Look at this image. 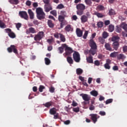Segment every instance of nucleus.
<instances>
[{
	"instance_id": "obj_1",
	"label": "nucleus",
	"mask_w": 127,
	"mask_h": 127,
	"mask_svg": "<svg viewBox=\"0 0 127 127\" xmlns=\"http://www.w3.org/2000/svg\"><path fill=\"white\" fill-rule=\"evenodd\" d=\"M96 37V33H94L92 34V38L89 40V44L90 47V49L89 50V53L91 54L92 56H94L95 54L97 53V50L98 49V46H97V44L94 41V38Z\"/></svg>"
},
{
	"instance_id": "obj_31",
	"label": "nucleus",
	"mask_w": 127,
	"mask_h": 127,
	"mask_svg": "<svg viewBox=\"0 0 127 127\" xmlns=\"http://www.w3.org/2000/svg\"><path fill=\"white\" fill-rule=\"evenodd\" d=\"M118 54H119V52H114L113 53H112L110 55V57H111L112 58H116V57L118 58Z\"/></svg>"
},
{
	"instance_id": "obj_50",
	"label": "nucleus",
	"mask_w": 127,
	"mask_h": 127,
	"mask_svg": "<svg viewBox=\"0 0 127 127\" xmlns=\"http://www.w3.org/2000/svg\"><path fill=\"white\" fill-rule=\"evenodd\" d=\"M102 38H104V39H106L108 37V33L106 32H104L102 34Z\"/></svg>"
},
{
	"instance_id": "obj_62",
	"label": "nucleus",
	"mask_w": 127,
	"mask_h": 127,
	"mask_svg": "<svg viewBox=\"0 0 127 127\" xmlns=\"http://www.w3.org/2000/svg\"><path fill=\"white\" fill-rule=\"evenodd\" d=\"M99 115H100V116H106V112L101 111L99 112Z\"/></svg>"
},
{
	"instance_id": "obj_28",
	"label": "nucleus",
	"mask_w": 127,
	"mask_h": 127,
	"mask_svg": "<svg viewBox=\"0 0 127 127\" xmlns=\"http://www.w3.org/2000/svg\"><path fill=\"white\" fill-rule=\"evenodd\" d=\"M90 94L93 97H97L99 95V93L97 90H92L90 92Z\"/></svg>"
},
{
	"instance_id": "obj_58",
	"label": "nucleus",
	"mask_w": 127,
	"mask_h": 127,
	"mask_svg": "<svg viewBox=\"0 0 127 127\" xmlns=\"http://www.w3.org/2000/svg\"><path fill=\"white\" fill-rule=\"evenodd\" d=\"M26 5L28 6H30V5H31V1H30V0H27L26 2Z\"/></svg>"
},
{
	"instance_id": "obj_39",
	"label": "nucleus",
	"mask_w": 127,
	"mask_h": 127,
	"mask_svg": "<svg viewBox=\"0 0 127 127\" xmlns=\"http://www.w3.org/2000/svg\"><path fill=\"white\" fill-rule=\"evenodd\" d=\"M64 48L63 46H62V47H60L58 48V50H59V53H60V54H62V53H63V52H64Z\"/></svg>"
},
{
	"instance_id": "obj_22",
	"label": "nucleus",
	"mask_w": 127,
	"mask_h": 127,
	"mask_svg": "<svg viewBox=\"0 0 127 127\" xmlns=\"http://www.w3.org/2000/svg\"><path fill=\"white\" fill-rule=\"evenodd\" d=\"M105 48L108 51H112V47H111V45L108 43H105Z\"/></svg>"
},
{
	"instance_id": "obj_26",
	"label": "nucleus",
	"mask_w": 127,
	"mask_h": 127,
	"mask_svg": "<svg viewBox=\"0 0 127 127\" xmlns=\"http://www.w3.org/2000/svg\"><path fill=\"white\" fill-rule=\"evenodd\" d=\"M28 12L29 13L30 19H33V18H34V13L32 10H31V9H29L28 10Z\"/></svg>"
},
{
	"instance_id": "obj_29",
	"label": "nucleus",
	"mask_w": 127,
	"mask_h": 127,
	"mask_svg": "<svg viewBox=\"0 0 127 127\" xmlns=\"http://www.w3.org/2000/svg\"><path fill=\"white\" fill-rule=\"evenodd\" d=\"M96 9L99 11H102V10H105V7L103 5H98L96 7Z\"/></svg>"
},
{
	"instance_id": "obj_56",
	"label": "nucleus",
	"mask_w": 127,
	"mask_h": 127,
	"mask_svg": "<svg viewBox=\"0 0 127 127\" xmlns=\"http://www.w3.org/2000/svg\"><path fill=\"white\" fill-rule=\"evenodd\" d=\"M100 62L98 60H96L94 61V64L95 66H100Z\"/></svg>"
},
{
	"instance_id": "obj_63",
	"label": "nucleus",
	"mask_w": 127,
	"mask_h": 127,
	"mask_svg": "<svg viewBox=\"0 0 127 127\" xmlns=\"http://www.w3.org/2000/svg\"><path fill=\"white\" fill-rule=\"evenodd\" d=\"M71 106H72V107H77V106H78V103H77L76 102H75V101H73L72 102V103L71 104Z\"/></svg>"
},
{
	"instance_id": "obj_17",
	"label": "nucleus",
	"mask_w": 127,
	"mask_h": 127,
	"mask_svg": "<svg viewBox=\"0 0 127 127\" xmlns=\"http://www.w3.org/2000/svg\"><path fill=\"white\" fill-rule=\"evenodd\" d=\"M81 23H85L88 21V17L85 15H83L80 18Z\"/></svg>"
},
{
	"instance_id": "obj_45",
	"label": "nucleus",
	"mask_w": 127,
	"mask_h": 127,
	"mask_svg": "<svg viewBox=\"0 0 127 127\" xmlns=\"http://www.w3.org/2000/svg\"><path fill=\"white\" fill-rule=\"evenodd\" d=\"M51 14L54 15V16H57V11L56 10H53L50 11Z\"/></svg>"
},
{
	"instance_id": "obj_23",
	"label": "nucleus",
	"mask_w": 127,
	"mask_h": 127,
	"mask_svg": "<svg viewBox=\"0 0 127 127\" xmlns=\"http://www.w3.org/2000/svg\"><path fill=\"white\" fill-rule=\"evenodd\" d=\"M45 13H43V14H41L40 15H37V17L40 20H42V19L45 18Z\"/></svg>"
},
{
	"instance_id": "obj_38",
	"label": "nucleus",
	"mask_w": 127,
	"mask_h": 127,
	"mask_svg": "<svg viewBox=\"0 0 127 127\" xmlns=\"http://www.w3.org/2000/svg\"><path fill=\"white\" fill-rule=\"evenodd\" d=\"M9 2L12 4H18L19 1L18 0H9Z\"/></svg>"
},
{
	"instance_id": "obj_16",
	"label": "nucleus",
	"mask_w": 127,
	"mask_h": 127,
	"mask_svg": "<svg viewBox=\"0 0 127 127\" xmlns=\"http://www.w3.org/2000/svg\"><path fill=\"white\" fill-rule=\"evenodd\" d=\"M112 46L115 50H118L120 46V43L119 42H114L112 44Z\"/></svg>"
},
{
	"instance_id": "obj_46",
	"label": "nucleus",
	"mask_w": 127,
	"mask_h": 127,
	"mask_svg": "<svg viewBox=\"0 0 127 127\" xmlns=\"http://www.w3.org/2000/svg\"><path fill=\"white\" fill-rule=\"evenodd\" d=\"M45 89V87L43 85H40L39 88V91L40 92V93H42L43 92V90Z\"/></svg>"
},
{
	"instance_id": "obj_53",
	"label": "nucleus",
	"mask_w": 127,
	"mask_h": 127,
	"mask_svg": "<svg viewBox=\"0 0 127 127\" xmlns=\"http://www.w3.org/2000/svg\"><path fill=\"white\" fill-rule=\"evenodd\" d=\"M122 28H123L124 30H125V31L127 32V24H123Z\"/></svg>"
},
{
	"instance_id": "obj_51",
	"label": "nucleus",
	"mask_w": 127,
	"mask_h": 127,
	"mask_svg": "<svg viewBox=\"0 0 127 127\" xmlns=\"http://www.w3.org/2000/svg\"><path fill=\"white\" fill-rule=\"evenodd\" d=\"M104 68H105V69H107L108 70H110L111 69V65L108 64H104Z\"/></svg>"
},
{
	"instance_id": "obj_60",
	"label": "nucleus",
	"mask_w": 127,
	"mask_h": 127,
	"mask_svg": "<svg viewBox=\"0 0 127 127\" xmlns=\"http://www.w3.org/2000/svg\"><path fill=\"white\" fill-rule=\"evenodd\" d=\"M89 110L90 111H94L95 110V106L91 105L89 107Z\"/></svg>"
},
{
	"instance_id": "obj_12",
	"label": "nucleus",
	"mask_w": 127,
	"mask_h": 127,
	"mask_svg": "<svg viewBox=\"0 0 127 127\" xmlns=\"http://www.w3.org/2000/svg\"><path fill=\"white\" fill-rule=\"evenodd\" d=\"M44 9L46 12H49L50 10H52L53 8L52 7V5L50 4H46L44 5Z\"/></svg>"
},
{
	"instance_id": "obj_37",
	"label": "nucleus",
	"mask_w": 127,
	"mask_h": 127,
	"mask_svg": "<svg viewBox=\"0 0 127 127\" xmlns=\"http://www.w3.org/2000/svg\"><path fill=\"white\" fill-rule=\"evenodd\" d=\"M97 25L98 28H102V27L104 26V22L102 21H99L97 22Z\"/></svg>"
},
{
	"instance_id": "obj_9",
	"label": "nucleus",
	"mask_w": 127,
	"mask_h": 127,
	"mask_svg": "<svg viewBox=\"0 0 127 127\" xmlns=\"http://www.w3.org/2000/svg\"><path fill=\"white\" fill-rule=\"evenodd\" d=\"M19 15L20 17H21L22 18H24V19H26V20L28 19V15H27V13L25 11H19Z\"/></svg>"
},
{
	"instance_id": "obj_5",
	"label": "nucleus",
	"mask_w": 127,
	"mask_h": 127,
	"mask_svg": "<svg viewBox=\"0 0 127 127\" xmlns=\"http://www.w3.org/2000/svg\"><path fill=\"white\" fill-rule=\"evenodd\" d=\"M7 50L9 53H11V52H13L15 54H18V52L17 51V49L16 48V46L11 45L10 47H8L7 49Z\"/></svg>"
},
{
	"instance_id": "obj_19",
	"label": "nucleus",
	"mask_w": 127,
	"mask_h": 127,
	"mask_svg": "<svg viewBox=\"0 0 127 127\" xmlns=\"http://www.w3.org/2000/svg\"><path fill=\"white\" fill-rule=\"evenodd\" d=\"M53 104V102L52 101L48 102L45 104H43V106L44 107H46V108H47L48 109H49L52 106Z\"/></svg>"
},
{
	"instance_id": "obj_2",
	"label": "nucleus",
	"mask_w": 127,
	"mask_h": 127,
	"mask_svg": "<svg viewBox=\"0 0 127 127\" xmlns=\"http://www.w3.org/2000/svg\"><path fill=\"white\" fill-rule=\"evenodd\" d=\"M76 13L78 15H82L84 13V10L86 9V6L83 3H79L76 5Z\"/></svg>"
},
{
	"instance_id": "obj_47",
	"label": "nucleus",
	"mask_w": 127,
	"mask_h": 127,
	"mask_svg": "<svg viewBox=\"0 0 127 127\" xmlns=\"http://www.w3.org/2000/svg\"><path fill=\"white\" fill-rule=\"evenodd\" d=\"M88 33H89V32L88 31H85L84 34L83 36V38L84 39H87V36H88Z\"/></svg>"
},
{
	"instance_id": "obj_15",
	"label": "nucleus",
	"mask_w": 127,
	"mask_h": 127,
	"mask_svg": "<svg viewBox=\"0 0 127 127\" xmlns=\"http://www.w3.org/2000/svg\"><path fill=\"white\" fill-rule=\"evenodd\" d=\"M64 30L65 31H67V32H70V31L72 32L73 30V27L70 24L67 25L65 28Z\"/></svg>"
},
{
	"instance_id": "obj_27",
	"label": "nucleus",
	"mask_w": 127,
	"mask_h": 127,
	"mask_svg": "<svg viewBox=\"0 0 127 127\" xmlns=\"http://www.w3.org/2000/svg\"><path fill=\"white\" fill-rule=\"evenodd\" d=\"M48 25L50 28H53L54 27V23L51 20H48Z\"/></svg>"
},
{
	"instance_id": "obj_11",
	"label": "nucleus",
	"mask_w": 127,
	"mask_h": 127,
	"mask_svg": "<svg viewBox=\"0 0 127 127\" xmlns=\"http://www.w3.org/2000/svg\"><path fill=\"white\" fill-rule=\"evenodd\" d=\"M58 19L60 22H61L60 23L61 28H63V26H64V20L65 19V17L62 16L61 15H59Z\"/></svg>"
},
{
	"instance_id": "obj_52",
	"label": "nucleus",
	"mask_w": 127,
	"mask_h": 127,
	"mask_svg": "<svg viewBox=\"0 0 127 127\" xmlns=\"http://www.w3.org/2000/svg\"><path fill=\"white\" fill-rule=\"evenodd\" d=\"M73 111L75 113H79L80 112V108L79 107L73 108Z\"/></svg>"
},
{
	"instance_id": "obj_41",
	"label": "nucleus",
	"mask_w": 127,
	"mask_h": 127,
	"mask_svg": "<svg viewBox=\"0 0 127 127\" xmlns=\"http://www.w3.org/2000/svg\"><path fill=\"white\" fill-rule=\"evenodd\" d=\"M84 2H85L87 5H89V6H91L92 5V0H85Z\"/></svg>"
},
{
	"instance_id": "obj_13",
	"label": "nucleus",
	"mask_w": 127,
	"mask_h": 127,
	"mask_svg": "<svg viewBox=\"0 0 127 127\" xmlns=\"http://www.w3.org/2000/svg\"><path fill=\"white\" fill-rule=\"evenodd\" d=\"M36 33V30L32 27L29 28L26 30V34H30V33L34 34Z\"/></svg>"
},
{
	"instance_id": "obj_21",
	"label": "nucleus",
	"mask_w": 127,
	"mask_h": 127,
	"mask_svg": "<svg viewBox=\"0 0 127 127\" xmlns=\"http://www.w3.org/2000/svg\"><path fill=\"white\" fill-rule=\"evenodd\" d=\"M49 113L50 115H55L57 113V109H56L55 107H53V108L50 110Z\"/></svg>"
},
{
	"instance_id": "obj_54",
	"label": "nucleus",
	"mask_w": 127,
	"mask_h": 127,
	"mask_svg": "<svg viewBox=\"0 0 127 127\" xmlns=\"http://www.w3.org/2000/svg\"><path fill=\"white\" fill-rule=\"evenodd\" d=\"M53 115L54 120H57V119L59 118V114L58 113H57L55 115Z\"/></svg>"
},
{
	"instance_id": "obj_18",
	"label": "nucleus",
	"mask_w": 127,
	"mask_h": 127,
	"mask_svg": "<svg viewBox=\"0 0 127 127\" xmlns=\"http://www.w3.org/2000/svg\"><path fill=\"white\" fill-rule=\"evenodd\" d=\"M36 12L37 13V15H40L43 13H45L43 11V9L41 7H38L36 9Z\"/></svg>"
},
{
	"instance_id": "obj_6",
	"label": "nucleus",
	"mask_w": 127,
	"mask_h": 127,
	"mask_svg": "<svg viewBox=\"0 0 127 127\" xmlns=\"http://www.w3.org/2000/svg\"><path fill=\"white\" fill-rule=\"evenodd\" d=\"M73 59L75 62H76L77 63L80 62V60H81L80 54H79L78 52H74L73 54Z\"/></svg>"
},
{
	"instance_id": "obj_55",
	"label": "nucleus",
	"mask_w": 127,
	"mask_h": 127,
	"mask_svg": "<svg viewBox=\"0 0 127 127\" xmlns=\"http://www.w3.org/2000/svg\"><path fill=\"white\" fill-rule=\"evenodd\" d=\"M16 27L17 30H19V28L21 27V23H18L16 24Z\"/></svg>"
},
{
	"instance_id": "obj_40",
	"label": "nucleus",
	"mask_w": 127,
	"mask_h": 127,
	"mask_svg": "<svg viewBox=\"0 0 127 127\" xmlns=\"http://www.w3.org/2000/svg\"><path fill=\"white\" fill-rule=\"evenodd\" d=\"M115 29V26L113 25H110L109 26V29L108 30L110 32H113L114 31V30Z\"/></svg>"
},
{
	"instance_id": "obj_42",
	"label": "nucleus",
	"mask_w": 127,
	"mask_h": 127,
	"mask_svg": "<svg viewBox=\"0 0 127 127\" xmlns=\"http://www.w3.org/2000/svg\"><path fill=\"white\" fill-rule=\"evenodd\" d=\"M45 62L46 65H49L50 63H51L50 60L48 59V58H45Z\"/></svg>"
},
{
	"instance_id": "obj_30",
	"label": "nucleus",
	"mask_w": 127,
	"mask_h": 127,
	"mask_svg": "<svg viewBox=\"0 0 127 127\" xmlns=\"http://www.w3.org/2000/svg\"><path fill=\"white\" fill-rule=\"evenodd\" d=\"M59 35L61 41H62V42H65V41H66V38H65V36H64L62 33H59Z\"/></svg>"
},
{
	"instance_id": "obj_20",
	"label": "nucleus",
	"mask_w": 127,
	"mask_h": 127,
	"mask_svg": "<svg viewBox=\"0 0 127 127\" xmlns=\"http://www.w3.org/2000/svg\"><path fill=\"white\" fill-rule=\"evenodd\" d=\"M126 58H127V57L123 54H120L119 55L118 54L117 56V59H118V60H124V59H126Z\"/></svg>"
},
{
	"instance_id": "obj_49",
	"label": "nucleus",
	"mask_w": 127,
	"mask_h": 127,
	"mask_svg": "<svg viewBox=\"0 0 127 127\" xmlns=\"http://www.w3.org/2000/svg\"><path fill=\"white\" fill-rule=\"evenodd\" d=\"M64 5L63 4H60L57 6V8H58V9H62V8H64Z\"/></svg>"
},
{
	"instance_id": "obj_4",
	"label": "nucleus",
	"mask_w": 127,
	"mask_h": 127,
	"mask_svg": "<svg viewBox=\"0 0 127 127\" xmlns=\"http://www.w3.org/2000/svg\"><path fill=\"white\" fill-rule=\"evenodd\" d=\"M44 37V32L43 31H40L37 34L35 35L34 39L35 41H40L43 39Z\"/></svg>"
},
{
	"instance_id": "obj_8",
	"label": "nucleus",
	"mask_w": 127,
	"mask_h": 127,
	"mask_svg": "<svg viewBox=\"0 0 127 127\" xmlns=\"http://www.w3.org/2000/svg\"><path fill=\"white\" fill-rule=\"evenodd\" d=\"M89 116L90 117L91 120L93 121L94 124H96L98 121V119L100 118V116H98V114H91Z\"/></svg>"
},
{
	"instance_id": "obj_14",
	"label": "nucleus",
	"mask_w": 127,
	"mask_h": 127,
	"mask_svg": "<svg viewBox=\"0 0 127 127\" xmlns=\"http://www.w3.org/2000/svg\"><path fill=\"white\" fill-rule=\"evenodd\" d=\"M76 33L78 37H82L83 36V31L79 28H76Z\"/></svg>"
},
{
	"instance_id": "obj_36",
	"label": "nucleus",
	"mask_w": 127,
	"mask_h": 127,
	"mask_svg": "<svg viewBox=\"0 0 127 127\" xmlns=\"http://www.w3.org/2000/svg\"><path fill=\"white\" fill-rule=\"evenodd\" d=\"M60 14L62 16L64 17H68V15H67V12L65 10H62Z\"/></svg>"
},
{
	"instance_id": "obj_61",
	"label": "nucleus",
	"mask_w": 127,
	"mask_h": 127,
	"mask_svg": "<svg viewBox=\"0 0 127 127\" xmlns=\"http://www.w3.org/2000/svg\"><path fill=\"white\" fill-rule=\"evenodd\" d=\"M113 70H114V71H118V70H119V67L118 66V65H114L113 67Z\"/></svg>"
},
{
	"instance_id": "obj_43",
	"label": "nucleus",
	"mask_w": 127,
	"mask_h": 127,
	"mask_svg": "<svg viewBox=\"0 0 127 127\" xmlns=\"http://www.w3.org/2000/svg\"><path fill=\"white\" fill-rule=\"evenodd\" d=\"M109 15H115V14H116V12L115 11V10L111 9L109 10Z\"/></svg>"
},
{
	"instance_id": "obj_7",
	"label": "nucleus",
	"mask_w": 127,
	"mask_h": 127,
	"mask_svg": "<svg viewBox=\"0 0 127 127\" xmlns=\"http://www.w3.org/2000/svg\"><path fill=\"white\" fill-rule=\"evenodd\" d=\"M5 31H6V33L8 34V36H9L10 38H15V37H16L15 34L12 32V31H11V29L7 28L5 29Z\"/></svg>"
},
{
	"instance_id": "obj_35",
	"label": "nucleus",
	"mask_w": 127,
	"mask_h": 127,
	"mask_svg": "<svg viewBox=\"0 0 127 127\" xmlns=\"http://www.w3.org/2000/svg\"><path fill=\"white\" fill-rule=\"evenodd\" d=\"M76 72L77 75H82L83 74V69L80 68H77Z\"/></svg>"
},
{
	"instance_id": "obj_10",
	"label": "nucleus",
	"mask_w": 127,
	"mask_h": 127,
	"mask_svg": "<svg viewBox=\"0 0 127 127\" xmlns=\"http://www.w3.org/2000/svg\"><path fill=\"white\" fill-rule=\"evenodd\" d=\"M80 97H82L83 100L85 102H89L91 100V96L87 94L81 93L79 95Z\"/></svg>"
},
{
	"instance_id": "obj_57",
	"label": "nucleus",
	"mask_w": 127,
	"mask_h": 127,
	"mask_svg": "<svg viewBox=\"0 0 127 127\" xmlns=\"http://www.w3.org/2000/svg\"><path fill=\"white\" fill-rule=\"evenodd\" d=\"M55 91V88L54 87L51 86L50 88V93H54Z\"/></svg>"
},
{
	"instance_id": "obj_25",
	"label": "nucleus",
	"mask_w": 127,
	"mask_h": 127,
	"mask_svg": "<svg viewBox=\"0 0 127 127\" xmlns=\"http://www.w3.org/2000/svg\"><path fill=\"white\" fill-rule=\"evenodd\" d=\"M119 40L120 37L118 36H114L112 38V41H113V42H119Z\"/></svg>"
},
{
	"instance_id": "obj_64",
	"label": "nucleus",
	"mask_w": 127,
	"mask_h": 127,
	"mask_svg": "<svg viewBox=\"0 0 127 127\" xmlns=\"http://www.w3.org/2000/svg\"><path fill=\"white\" fill-rule=\"evenodd\" d=\"M123 52L126 53L127 52V46H125L123 47Z\"/></svg>"
},
{
	"instance_id": "obj_59",
	"label": "nucleus",
	"mask_w": 127,
	"mask_h": 127,
	"mask_svg": "<svg viewBox=\"0 0 127 127\" xmlns=\"http://www.w3.org/2000/svg\"><path fill=\"white\" fill-rule=\"evenodd\" d=\"M59 36H60V35H59V33H56L54 34V37H55V38H57V39L59 38Z\"/></svg>"
},
{
	"instance_id": "obj_33",
	"label": "nucleus",
	"mask_w": 127,
	"mask_h": 127,
	"mask_svg": "<svg viewBox=\"0 0 127 127\" xmlns=\"http://www.w3.org/2000/svg\"><path fill=\"white\" fill-rule=\"evenodd\" d=\"M98 41L101 43V44H105V42H106V40L105 38H103L102 37H99L98 38Z\"/></svg>"
},
{
	"instance_id": "obj_34",
	"label": "nucleus",
	"mask_w": 127,
	"mask_h": 127,
	"mask_svg": "<svg viewBox=\"0 0 127 127\" xmlns=\"http://www.w3.org/2000/svg\"><path fill=\"white\" fill-rule=\"evenodd\" d=\"M94 14L95 15H96L97 17H99L100 18H102V17H104V16H105V15H103L102 13H99L98 12H95Z\"/></svg>"
},
{
	"instance_id": "obj_24",
	"label": "nucleus",
	"mask_w": 127,
	"mask_h": 127,
	"mask_svg": "<svg viewBox=\"0 0 127 127\" xmlns=\"http://www.w3.org/2000/svg\"><path fill=\"white\" fill-rule=\"evenodd\" d=\"M86 61L88 63H90V64L93 63V57L91 55H90V56L86 58Z\"/></svg>"
},
{
	"instance_id": "obj_44",
	"label": "nucleus",
	"mask_w": 127,
	"mask_h": 127,
	"mask_svg": "<svg viewBox=\"0 0 127 127\" xmlns=\"http://www.w3.org/2000/svg\"><path fill=\"white\" fill-rule=\"evenodd\" d=\"M0 27L1 28H5L6 26H5V24L2 22V20H0Z\"/></svg>"
},
{
	"instance_id": "obj_32",
	"label": "nucleus",
	"mask_w": 127,
	"mask_h": 127,
	"mask_svg": "<svg viewBox=\"0 0 127 127\" xmlns=\"http://www.w3.org/2000/svg\"><path fill=\"white\" fill-rule=\"evenodd\" d=\"M66 60L68 63H69V64H73L74 62V61H73V59L71 57H67L66 58Z\"/></svg>"
},
{
	"instance_id": "obj_3",
	"label": "nucleus",
	"mask_w": 127,
	"mask_h": 127,
	"mask_svg": "<svg viewBox=\"0 0 127 127\" xmlns=\"http://www.w3.org/2000/svg\"><path fill=\"white\" fill-rule=\"evenodd\" d=\"M62 46L64 48H65V55L67 56H70L72 53H73V49L71 48L68 47L66 44H62Z\"/></svg>"
},
{
	"instance_id": "obj_48",
	"label": "nucleus",
	"mask_w": 127,
	"mask_h": 127,
	"mask_svg": "<svg viewBox=\"0 0 127 127\" xmlns=\"http://www.w3.org/2000/svg\"><path fill=\"white\" fill-rule=\"evenodd\" d=\"M113 103V99H107L105 102L106 105H109V104H111Z\"/></svg>"
}]
</instances>
